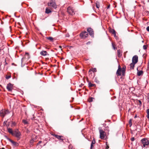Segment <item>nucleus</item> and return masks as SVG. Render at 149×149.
I'll list each match as a JSON object with an SVG mask.
<instances>
[{
	"mask_svg": "<svg viewBox=\"0 0 149 149\" xmlns=\"http://www.w3.org/2000/svg\"><path fill=\"white\" fill-rule=\"evenodd\" d=\"M112 47L114 50H116V49H117V48L115 47V45L113 44V43H112Z\"/></svg>",
	"mask_w": 149,
	"mask_h": 149,
	"instance_id": "c756f323",
	"label": "nucleus"
},
{
	"mask_svg": "<svg viewBox=\"0 0 149 149\" xmlns=\"http://www.w3.org/2000/svg\"><path fill=\"white\" fill-rule=\"evenodd\" d=\"M106 145H107V146L106 147V149H107L109 148V146L107 144V142H106Z\"/></svg>",
	"mask_w": 149,
	"mask_h": 149,
	"instance_id": "e433bc0d",
	"label": "nucleus"
},
{
	"mask_svg": "<svg viewBox=\"0 0 149 149\" xmlns=\"http://www.w3.org/2000/svg\"><path fill=\"white\" fill-rule=\"evenodd\" d=\"M5 64L4 65L5 66H6V65H7L8 64V63L6 62V59H5Z\"/></svg>",
	"mask_w": 149,
	"mask_h": 149,
	"instance_id": "ea45409f",
	"label": "nucleus"
},
{
	"mask_svg": "<svg viewBox=\"0 0 149 149\" xmlns=\"http://www.w3.org/2000/svg\"><path fill=\"white\" fill-rule=\"evenodd\" d=\"M91 71H92L93 72H96L97 71V70H96V68H92V69H90L89 70V72H90Z\"/></svg>",
	"mask_w": 149,
	"mask_h": 149,
	"instance_id": "b1692460",
	"label": "nucleus"
},
{
	"mask_svg": "<svg viewBox=\"0 0 149 149\" xmlns=\"http://www.w3.org/2000/svg\"><path fill=\"white\" fill-rule=\"evenodd\" d=\"M40 54L43 56H46L47 55H49V54H47V52L46 51H42L40 52Z\"/></svg>",
	"mask_w": 149,
	"mask_h": 149,
	"instance_id": "ddd939ff",
	"label": "nucleus"
},
{
	"mask_svg": "<svg viewBox=\"0 0 149 149\" xmlns=\"http://www.w3.org/2000/svg\"><path fill=\"white\" fill-rule=\"evenodd\" d=\"M141 142L143 145V146L145 147L146 146H148L149 144L148 140L146 138L143 139L141 140Z\"/></svg>",
	"mask_w": 149,
	"mask_h": 149,
	"instance_id": "f03ea898",
	"label": "nucleus"
},
{
	"mask_svg": "<svg viewBox=\"0 0 149 149\" xmlns=\"http://www.w3.org/2000/svg\"><path fill=\"white\" fill-rule=\"evenodd\" d=\"M113 34L114 35V36L115 37H116V33H115H115H114Z\"/></svg>",
	"mask_w": 149,
	"mask_h": 149,
	"instance_id": "49530a36",
	"label": "nucleus"
},
{
	"mask_svg": "<svg viewBox=\"0 0 149 149\" xmlns=\"http://www.w3.org/2000/svg\"><path fill=\"white\" fill-rule=\"evenodd\" d=\"M11 77V76L10 75H8V76H6V78L7 79H9Z\"/></svg>",
	"mask_w": 149,
	"mask_h": 149,
	"instance_id": "473e14b6",
	"label": "nucleus"
},
{
	"mask_svg": "<svg viewBox=\"0 0 149 149\" xmlns=\"http://www.w3.org/2000/svg\"><path fill=\"white\" fill-rule=\"evenodd\" d=\"M132 62L135 64H136L138 61V57L137 55H135L132 58Z\"/></svg>",
	"mask_w": 149,
	"mask_h": 149,
	"instance_id": "9b49d317",
	"label": "nucleus"
},
{
	"mask_svg": "<svg viewBox=\"0 0 149 149\" xmlns=\"http://www.w3.org/2000/svg\"><path fill=\"white\" fill-rule=\"evenodd\" d=\"M9 113V112L8 110L2 109L0 111V115L1 117L3 118L6 115L8 114Z\"/></svg>",
	"mask_w": 149,
	"mask_h": 149,
	"instance_id": "20e7f679",
	"label": "nucleus"
},
{
	"mask_svg": "<svg viewBox=\"0 0 149 149\" xmlns=\"http://www.w3.org/2000/svg\"><path fill=\"white\" fill-rule=\"evenodd\" d=\"M67 11L69 14L71 15H73L75 14L74 9L70 7L67 8Z\"/></svg>",
	"mask_w": 149,
	"mask_h": 149,
	"instance_id": "423d86ee",
	"label": "nucleus"
},
{
	"mask_svg": "<svg viewBox=\"0 0 149 149\" xmlns=\"http://www.w3.org/2000/svg\"><path fill=\"white\" fill-rule=\"evenodd\" d=\"M0 149H1V148H0Z\"/></svg>",
	"mask_w": 149,
	"mask_h": 149,
	"instance_id": "3c124183",
	"label": "nucleus"
},
{
	"mask_svg": "<svg viewBox=\"0 0 149 149\" xmlns=\"http://www.w3.org/2000/svg\"><path fill=\"white\" fill-rule=\"evenodd\" d=\"M87 31L89 34V35L92 37H94V31L93 29L91 27H89L87 29Z\"/></svg>",
	"mask_w": 149,
	"mask_h": 149,
	"instance_id": "1a4fd4ad",
	"label": "nucleus"
},
{
	"mask_svg": "<svg viewBox=\"0 0 149 149\" xmlns=\"http://www.w3.org/2000/svg\"><path fill=\"white\" fill-rule=\"evenodd\" d=\"M110 5H109L108 6H107V9H108L109 8H110Z\"/></svg>",
	"mask_w": 149,
	"mask_h": 149,
	"instance_id": "a18cd8bd",
	"label": "nucleus"
},
{
	"mask_svg": "<svg viewBox=\"0 0 149 149\" xmlns=\"http://www.w3.org/2000/svg\"><path fill=\"white\" fill-rule=\"evenodd\" d=\"M100 138L101 139H104L106 136V133L102 129H99Z\"/></svg>",
	"mask_w": 149,
	"mask_h": 149,
	"instance_id": "39448f33",
	"label": "nucleus"
},
{
	"mask_svg": "<svg viewBox=\"0 0 149 149\" xmlns=\"http://www.w3.org/2000/svg\"><path fill=\"white\" fill-rule=\"evenodd\" d=\"M143 74V71L142 70L139 71L138 70L137 75L138 76H140Z\"/></svg>",
	"mask_w": 149,
	"mask_h": 149,
	"instance_id": "dca6fc26",
	"label": "nucleus"
},
{
	"mask_svg": "<svg viewBox=\"0 0 149 149\" xmlns=\"http://www.w3.org/2000/svg\"><path fill=\"white\" fill-rule=\"evenodd\" d=\"M47 38L51 41H52L53 40V38L52 37H48Z\"/></svg>",
	"mask_w": 149,
	"mask_h": 149,
	"instance_id": "bb28decb",
	"label": "nucleus"
},
{
	"mask_svg": "<svg viewBox=\"0 0 149 149\" xmlns=\"http://www.w3.org/2000/svg\"><path fill=\"white\" fill-rule=\"evenodd\" d=\"M52 135L57 138L58 139L60 140L61 142H63V136L58 135L55 134H53Z\"/></svg>",
	"mask_w": 149,
	"mask_h": 149,
	"instance_id": "6e6552de",
	"label": "nucleus"
},
{
	"mask_svg": "<svg viewBox=\"0 0 149 149\" xmlns=\"http://www.w3.org/2000/svg\"><path fill=\"white\" fill-rule=\"evenodd\" d=\"M21 133L18 129H16L14 131V133L13 135L19 139L20 138Z\"/></svg>",
	"mask_w": 149,
	"mask_h": 149,
	"instance_id": "f257e3e1",
	"label": "nucleus"
},
{
	"mask_svg": "<svg viewBox=\"0 0 149 149\" xmlns=\"http://www.w3.org/2000/svg\"><path fill=\"white\" fill-rule=\"evenodd\" d=\"M146 97L147 101L149 102V93L147 94Z\"/></svg>",
	"mask_w": 149,
	"mask_h": 149,
	"instance_id": "cd10ccee",
	"label": "nucleus"
},
{
	"mask_svg": "<svg viewBox=\"0 0 149 149\" xmlns=\"http://www.w3.org/2000/svg\"><path fill=\"white\" fill-rule=\"evenodd\" d=\"M146 30L147 31L149 32V26H148L146 28Z\"/></svg>",
	"mask_w": 149,
	"mask_h": 149,
	"instance_id": "58836bf2",
	"label": "nucleus"
},
{
	"mask_svg": "<svg viewBox=\"0 0 149 149\" xmlns=\"http://www.w3.org/2000/svg\"><path fill=\"white\" fill-rule=\"evenodd\" d=\"M131 140L132 141H134L135 140V138L134 137H132L131 138Z\"/></svg>",
	"mask_w": 149,
	"mask_h": 149,
	"instance_id": "4c0bfd02",
	"label": "nucleus"
},
{
	"mask_svg": "<svg viewBox=\"0 0 149 149\" xmlns=\"http://www.w3.org/2000/svg\"><path fill=\"white\" fill-rule=\"evenodd\" d=\"M48 5L49 6L55 8L57 7L54 0H50L48 3Z\"/></svg>",
	"mask_w": 149,
	"mask_h": 149,
	"instance_id": "7ed1b4c3",
	"label": "nucleus"
},
{
	"mask_svg": "<svg viewBox=\"0 0 149 149\" xmlns=\"http://www.w3.org/2000/svg\"><path fill=\"white\" fill-rule=\"evenodd\" d=\"M135 64L133 63H131L130 64V69H132L134 68V66L135 65Z\"/></svg>",
	"mask_w": 149,
	"mask_h": 149,
	"instance_id": "a211bd4d",
	"label": "nucleus"
},
{
	"mask_svg": "<svg viewBox=\"0 0 149 149\" xmlns=\"http://www.w3.org/2000/svg\"><path fill=\"white\" fill-rule=\"evenodd\" d=\"M146 112L147 113V117L149 119V109L147 110Z\"/></svg>",
	"mask_w": 149,
	"mask_h": 149,
	"instance_id": "5701e85b",
	"label": "nucleus"
},
{
	"mask_svg": "<svg viewBox=\"0 0 149 149\" xmlns=\"http://www.w3.org/2000/svg\"><path fill=\"white\" fill-rule=\"evenodd\" d=\"M147 46L146 45H144L143 46V49L146 50L147 49Z\"/></svg>",
	"mask_w": 149,
	"mask_h": 149,
	"instance_id": "2f4dec72",
	"label": "nucleus"
},
{
	"mask_svg": "<svg viewBox=\"0 0 149 149\" xmlns=\"http://www.w3.org/2000/svg\"><path fill=\"white\" fill-rule=\"evenodd\" d=\"M88 86L89 87H95L96 85L95 84H92L91 82H90L88 83Z\"/></svg>",
	"mask_w": 149,
	"mask_h": 149,
	"instance_id": "412c9836",
	"label": "nucleus"
},
{
	"mask_svg": "<svg viewBox=\"0 0 149 149\" xmlns=\"http://www.w3.org/2000/svg\"><path fill=\"white\" fill-rule=\"evenodd\" d=\"M139 102L140 104L141 105V101L140 100H139Z\"/></svg>",
	"mask_w": 149,
	"mask_h": 149,
	"instance_id": "c03bdc74",
	"label": "nucleus"
},
{
	"mask_svg": "<svg viewBox=\"0 0 149 149\" xmlns=\"http://www.w3.org/2000/svg\"><path fill=\"white\" fill-rule=\"evenodd\" d=\"M1 149H4V148H2Z\"/></svg>",
	"mask_w": 149,
	"mask_h": 149,
	"instance_id": "09e8293b",
	"label": "nucleus"
},
{
	"mask_svg": "<svg viewBox=\"0 0 149 149\" xmlns=\"http://www.w3.org/2000/svg\"><path fill=\"white\" fill-rule=\"evenodd\" d=\"M8 139L9 141H10L12 143L13 146H17L19 144L13 141V140L10 139Z\"/></svg>",
	"mask_w": 149,
	"mask_h": 149,
	"instance_id": "4468645a",
	"label": "nucleus"
},
{
	"mask_svg": "<svg viewBox=\"0 0 149 149\" xmlns=\"http://www.w3.org/2000/svg\"><path fill=\"white\" fill-rule=\"evenodd\" d=\"M13 85L10 83H9L7 86V89L9 91H11L13 89Z\"/></svg>",
	"mask_w": 149,
	"mask_h": 149,
	"instance_id": "f8f14e48",
	"label": "nucleus"
},
{
	"mask_svg": "<svg viewBox=\"0 0 149 149\" xmlns=\"http://www.w3.org/2000/svg\"><path fill=\"white\" fill-rule=\"evenodd\" d=\"M129 124L130 125V127L132 125V119H130L129 122Z\"/></svg>",
	"mask_w": 149,
	"mask_h": 149,
	"instance_id": "a878e982",
	"label": "nucleus"
},
{
	"mask_svg": "<svg viewBox=\"0 0 149 149\" xmlns=\"http://www.w3.org/2000/svg\"><path fill=\"white\" fill-rule=\"evenodd\" d=\"M7 122V121H4V122L3 123V125L4 126H8L6 124Z\"/></svg>",
	"mask_w": 149,
	"mask_h": 149,
	"instance_id": "f704fd0d",
	"label": "nucleus"
},
{
	"mask_svg": "<svg viewBox=\"0 0 149 149\" xmlns=\"http://www.w3.org/2000/svg\"><path fill=\"white\" fill-rule=\"evenodd\" d=\"M148 67L149 69V62H148Z\"/></svg>",
	"mask_w": 149,
	"mask_h": 149,
	"instance_id": "de8ad7c7",
	"label": "nucleus"
},
{
	"mask_svg": "<svg viewBox=\"0 0 149 149\" xmlns=\"http://www.w3.org/2000/svg\"><path fill=\"white\" fill-rule=\"evenodd\" d=\"M95 141L94 139H93L92 142V143L91 145V149H92V148L93 146V144H95Z\"/></svg>",
	"mask_w": 149,
	"mask_h": 149,
	"instance_id": "f3484780",
	"label": "nucleus"
},
{
	"mask_svg": "<svg viewBox=\"0 0 149 149\" xmlns=\"http://www.w3.org/2000/svg\"><path fill=\"white\" fill-rule=\"evenodd\" d=\"M51 12V11L49 9L47 8L46 9L45 13L47 14H49Z\"/></svg>",
	"mask_w": 149,
	"mask_h": 149,
	"instance_id": "aec40b11",
	"label": "nucleus"
},
{
	"mask_svg": "<svg viewBox=\"0 0 149 149\" xmlns=\"http://www.w3.org/2000/svg\"><path fill=\"white\" fill-rule=\"evenodd\" d=\"M111 32L112 33V34H113L114 33L115 34V33H116L115 31L113 29H112L111 31Z\"/></svg>",
	"mask_w": 149,
	"mask_h": 149,
	"instance_id": "7c9ffc66",
	"label": "nucleus"
},
{
	"mask_svg": "<svg viewBox=\"0 0 149 149\" xmlns=\"http://www.w3.org/2000/svg\"><path fill=\"white\" fill-rule=\"evenodd\" d=\"M42 143L41 141H38V144H39L41 143Z\"/></svg>",
	"mask_w": 149,
	"mask_h": 149,
	"instance_id": "37998d69",
	"label": "nucleus"
},
{
	"mask_svg": "<svg viewBox=\"0 0 149 149\" xmlns=\"http://www.w3.org/2000/svg\"><path fill=\"white\" fill-rule=\"evenodd\" d=\"M22 122L24 124H28V122L26 120L24 119L22 120Z\"/></svg>",
	"mask_w": 149,
	"mask_h": 149,
	"instance_id": "4be33fe9",
	"label": "nucleus"
},
{
	"mask_svg": "<svg viewBox=\"0 0 149 149\" xmlns=\"http://www.w3.org/2000/svg\"><path fill=\"white\" fill-rule=\"evenodd\" d=\"M32 119L34 120L33 118Z\"/></svg>",
	"mask_w": 149,
	"mask_h": 149,
	"instance_id": "8fccbe9b",
	"label": "nucleus"
},
{
	"mask_svg": "<svg viewBox=\"0 0 149 149\" xmlns=\"http://www.w3.org/2000/svg\"><path fill=\"white\" fill-rule=\"evenodd\" d=\"M121 51L120 50H118L117 51V54L118 55V56H120V54H121Z\"/></svg>",
	"mask_w": 149,
	"mask_h": 149,
	"instance_id": "c85d7f7f",
	"label": "nucleus"
},
{
	"mask_svg": "<svg viewBox=\"0 0 149 149\" xmlns=\"http://www.w3.org/2000/svg\"><path fill=\"white\" fill-rule=\"evenodd\" d=\"M7 129L8 132L11 134L13 135V133H14V131H13L12 129L8 127Z\"/></svg>",
	"mask_w": 149,
	"mask_h": 149,
	"instance_id": "2eb2a0df",
	"label": "nucleus"
},
{
	"mask_svg": "<svg viewBox=\"0 0 149 149\" xmlns=\"http://www.w3.org/2000/svg\"><path fill=\"white\" fill-rule=\"evenodd\" d=\"M33 141H34V140H33V139H31V140L30 141V143L31 145H32V144H33Z\"/></svg>",
	"mask_w": 149,
	"mask_h": 149,
	"instance_id": "c9c22d12",
	"label": "nucleus"
},
{
	"mask_svg": "<svg viewBox=\"0 0 149 149\" xmlns=\"http://www.w3.org/2000/svg\"><path fill=\"white\" fill-rule=\"evenodd\" d=\"M26 54V55H27V56H28V58H29V54L28 53H26V54Z\"/></svg>",
	"mask_w": 149,
	"mask_h": 149,
	"instance_id": "a19ab883",
	"label": "nucleus"
},
{
	"mask_svg": "<svg viewBox=\"0 0 149 149\" xmlns=\"http://www.w3.org/2000/svg\"><path fill=\"white\" fill-rule=\"evenodd\" d=\"M122 69L120 65L118 66V68L116 72V74L118 76H120L121 74Z\"/></svg>",
	"mask_w": 149,
	"mask_h": 149,
	"instance_id": "9d476101",
	"label": "nucleus"
},
{
	"mask_svg": "<svg viewBox=\"0 0 149 149\" xmlns=\"http://www.w3.org/2000/svg\"><path fill=\"white\" fill-rule=\"evenodd\" d=\"M96 6L97 8H99L100 7L99 3L97 1L96 3Z\"/></svg>",
	"mask_w": 149,
	"mask_h": 149,
	"instance_id": "393cba45",
	"label": "nucleus"
},
{
	"mask_svg": "<svg viewBox=\"0 0 149 149\" xmlns=\"http://www.w3.org/2000/svg\"><path fill=\"white\" fill-rule=\"evenodd\" d=\"M94 99V98L93 97H91V98H90L88 100V101L90 102H92V101H93V99Z\"/></svg>",
	"mask_w": 149,
	"mask_h": 149,
	"instance_id": "72a5a7b5",
	"label": "nucleus"
},
{
	"mask_svg": "<svg viewBox=\"0 0 149 149\" xmlns=\"http://www.w3.org/2000/svg\"><path fill=\"white\" fill-rule=\"evenodd\" d=\"M91 43V42L90 41H89L86 43V44L87 45L90 44Z\"/></svg>",
	"mask_w": 149,
	"mask_h": 149,
	"instance_id": "79ce46f5",
	"label": "nucleus"
},
{
	"mask_svg": "<svg viewBox=\"0 0 149 149\" xmlns=\"http://www.w3.org/2000/svg\"><path fill=\"white\" fill-rule=\"evenodd\" d=\"M125 67H123L122 69V72L123 75H124L125 74Z\"/></svg>",
	"mask_w": 149,
	"mask_h": 149,
	"instance_id": "6ab92c4d",
	"label": "nucleus"
},
{
	"mask_svg": "<svg viewBox=\"0 0 149 149\" xmlns=\"http://www.w3.org/2000/svg\"><path fill=\"white\" fill-rule=\"evenodd\" d=\"M80 36L82 38L84 39L88 36V34L87 32L84 31L80 34Z\"/></svg>",
	"mask_w": 149,
	"mask_h": 149,
	"instance_id": "0eeeda50",
	"label": "nucleus"
}]
</instances>
